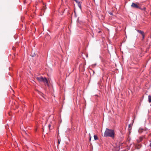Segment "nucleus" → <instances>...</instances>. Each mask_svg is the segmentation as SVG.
<instances>
[{
	"label": "nucleus",
	"mask_w": 151,
	"mask_h": 151,
	"mask_svg": "<svg viewBox=\"0 0 151 151\" xmlns=\"http://www.w3.org/2000/svg\"><path fill=\"white\" fill-rule=\"evenodd\" d=\"M114 132L113 129L106 128L104 134V137H109L113 139L114 137Z\"/></svg>",
	"instance_id": "nucleus-1"
},
{
	"label": "nucleus",
	"mask_w": 151,
	"mask_h": 151,
	"mask_svg": "<svg viewBox=\"0 0 151 151\" xmlns=\"http://www.w3.org/2000/svg\"><path fill=\"white\" fill-rule=\"evenodd\" d=\"M36 79L42 82L45 83L47 84V85H48V81L47 79L45 77H38L36 78Z\"/></svg>",
	"instance_id": "nucleus-2"
},
{
	"label": "nucleus",
	"mask_w": 151,
	"mask_h": 151,
	"mask_svg": "<svg viewBox=\"0 0 151 151\" xmlns=\"http://www.w3.org/2000/svg\"><path fill=\"white\" fill-rule=\"evenodd\" d=\"M139 4V3H137L136 4L134 3H132V4L131 6L132 7L134 8L140 9V7L138 5Z\"/></svg>",
	"instance_id": "nucleus-3"
},
{
	"label": "nucleus",
	"mask_w": 151,
	"mask_h": 151,
	"mask_svg": "<svg viewBox=\"0 0 151 151\" xmlns=\"http://www.w3.org/2000/svg\"><path fill=\"white\" fill-rule=\"evenodd\" d=\"M137 31L138 32L141 34L142 35H143V33H144V32L143 31H142L141 30H137Z\"/></svg>",
	"instance_id": "nucleus-4"
},
{
	"label": "nucleus",
	"mask_w": 151,
	"mask_h": 151,
	"mask_svg": "<svg viewBox=\"0 0 151 151\" xmlns=\"http://www.w3.org/2000/svg\"><path fill=\"white\" fill-rule=\"evenodd\" d=\"M78 7H79L81 9V3L80 2H79L78 3Z\"/></svg>",
	"instance_id": "nucleus-5"
},
{
	"label": "nucleus",
	"mask_w": 151,
	"mask_h": 151,
	"mask_svg": "<svg viewBox=\"0 0 151 151\" xmlns=\"http://www.w3.org/2000/svg\"><path fill=\"white\" fill-rule=\"evenodd\" d=\"M142 140V138L141 137H140L139 138V139L137 140V141L138 142H141Z\"/></svg>",
	"instance_id": "nucleus-6"
},
{
	"label": "nucleus",
	"mask_w": 151,
	"mask_h": 151,
	"mask_svg": "<svg viewBox=\"0 0 151 151\" xmlns=\"http://www.w3.org/2000/svg\"><path fill=\"white\" fill-rule=\"evenodd\" d=\"M148 101L149 102H151V96H148Z\"/></svg>",
	"instance_id": "nucleus-7"
},
{
	"label": "nucleus",
	"mask_w": 151,
	"mask_h": 151,
	"mask_svg": "<svg viewBox=\"0 0 151 151\" xmlns=\"http://www.w3.org/2000/svg\"><path fill=\"white\" fill-rule=\"evenodd\" d=\"M94 137L95 140H97L98 139V138L97 136L96 135H94Z\"/></svg>",
	"instance_id": "nucleus-8"
},
{
	"label": "nucleus",
	"mask_w": 151,
	"mask_h": 151,
	"mask_svg": "<svg viewBox=\"0 0 151 151\" xmlns=\"http://www.w3.org/2000/svg\"><path fill=\"white\" fill-rule=\"evenodd\" d=\"M132 126V125L131 124H130L129 125V128H131V129Z\"/></svg>",
	"instance_id": "nucleus-9"
},
{
	"label": "nucleus",
	"mask_w": 151,
	"mask_h": 151,
	"mask_svg": "<svg viewBox=\"0 0 151 151\" xmlns=\"http://www.w3.org/2000/svg\"><path fill=\"white\" fill-rule=\"evenodd\" d=\"M143 130V129H140L139 130V132H142V130Z\"/></svg>",
	"instance_id": "nucleus-10"
},
{
	"label": "nucleus",
	"mask_w": 151,
	"mask_h": 151,
	"mask_svg": "<svg viewBox=\"0 0 151 151\" xmlns=\"http://www.w3.org/2000/svg\"><path fill=\"white\" fill-rule=\"evenodd\" d=\"M45 6H43V7L42 10H45Z\"/></svg>",
	"instance_id": "nucleus-11"
},
{
	"label": "nucleus",
	"mask_w": 151,
	"mask_h": 151,
	"mask_svg": "<svg viewBox=\"0 0 151 151\" xmlns=\"http://www.w3.org/2000/svg\"><path fill=\"white\" fill-rule=\"evenodd\" d=\"M60 140L59 139H58V144H60Z\"/></svg>",
	"instance_id": "nucleus-12"
},
{
	"label": "nucleus",
	"mask_w": 151,
	"mask_h": 151,
	"mask_svg": "<svg viewBox=\"0 0 151 151\" xmlns=\"http://www.w3.org/2000/svg\"><path fill=\"white\" fill-rule=\"evenodd\" d=\"M142 35V39H143L144 38V33H143V35Z\"/></svg>",
	"instance_id": "nucleus-13"
},
{
	"label": "nucleus",
	"mask_w": 151,
	"mask_h": 151,
	"mask_svg": "<svg viewBox=\"0 0 151 151\" xmlns=\"http://www.w3.org/2000/svg\"><path fill=\"white\" fill-rule=\"evenodd\" d=\"M78 4V2H79L78 1V0H74Z\"/></svg>",
	"instance_id": "nucleus-14"
},
{
	"label": "nucleus",
	"mask_w": 151,
	"mask_h": 151,
	"mask_svg": "<svg viewBox=\"0 0 151 151\" xmlns=\"http://www.w3.org/2000/svg\"><path fill=\"white\" fill-rule=\"evenodd\" d=\"M109 14L111 15H112V14H113L111 12H110V13H109Z\"/></svg>",
	"instance_id": "nucleus-15"
},
{
	"label": "nucleus",
	"mask_w": 151,
	"mask_h": 151,
	"mask_svg": "<svg viewBox=\"0 0 151 151\" xmlns=\"http://www.w3.org/2000/svg\"><path fill=\"white\" fill-rule=\"evenodd\" d=\"M46 37H50V36H49V35H47V36H46Z\"/></svg>",
	"instance_id": "nucleus-16"
},
{
	"label": "nucleus",
	"mask_w": 151,
	"mask_h": 151,
	"mask_svg": "<svg viewBox=\"0 0 151 151\" xmlns=\"http://www.w3.org/2000/svg\"><path fill=\"white\" fill-rule=\"evenodd\" d=\"M50 127H51V125H50V124H49V125H48V127H49V128H50Z\"/></svg>",
	"instance_id": "nucleus-17"
},
{
	"label": "nucleus",
	"mask_w": 151,
	"mask_h": 151,
	"mask_svg": "<svg viewBox=\"0 0 151 151\" xmlns=\"http://www.w3.org/2000/svg\"><path fill=\"white\" fill-rule=\"evenodd\" d=\"M91 137H90V139H89V140L90 141H91Z\"/></svg>",
	"instance_id": "nucleus-18"
},
{
	"label": "nucleus",
	"mask_w": 151,
	"mask_h": 151,
	"mask_svg": "<svg viewBox=\"0 0 151 151\" xmlns=\"http://www.w3.org/2000/svg\"><path fill=\"white\" fill-rule=\"evenodd\" d=\"M150 146L151 147V143L150 144Z\"/></svg>",
	"instance_id": "nucleus-19"
}]
</instances>
